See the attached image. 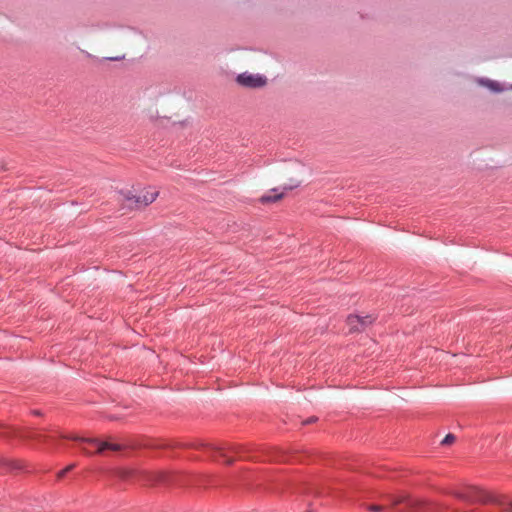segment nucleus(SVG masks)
Masks as SVG:
<instances>
[{"label": "nucleus", "instance_id": "nucleus-1", "mask_svg": "<svg viewBox=\"0 0 512 512\" xmlns=\"http://www.w3.org/2000/svg\"><path fill=\"white\" fill-rule=\"evenodd\" d=\"M159 196V191L155 188L148 187L139 195H133L131 192L120 193L119 201H123L131 209L142 208L152 204Z\"/></svg>", "mask_w": 512, "mask_h": 512}, {"label": "nucleus", "instance_id": "nucleus-2", "mask_svg": "<svg viewBox=\"0 0 512 512\" xmlns=\"http://www.w3.org/2000/svg\"><path fill=\"white\" fill-rule=\"evenodd\" d=\"M189 447H194L196 449L211 450V452L218 454L220 457L224 458L227 464H232L234 460L227 457L226 450H229L232 453L239 455V458H242V452L244 451V448L238 445H230L229 447L226 448L207 443H199L198 445H190Z\"/></svg>", "mask_w": 512, "mask_h": 512}, {"label": "nucleus", "instance_id": "nucleus-3", "mask_svg": "<svg viewBox=\"0 0 512 512\" xmlns=\"http://www.w3.org/2000/svg\"><path fill=\"white\" fill-rule=\"evenodd\" d=\"M236 82L246 88H261L267 84V78L260 74L244 72L237 76Z\"/></svg>", "mask_w": 512, "mask_h": 512}, {"label": "nucleus", "instance_id": "nucleus-4", "mask_svg": "<svg viewBox=\"0 0 512 512\" xmlns=\"http://www.w3.org/2000/svg\"><path fill=\"white\" fill-rule=\"evenodd\" d=\"M374 321L375 317H373L372 315H349L347 317L346 323L349 327V332L354 333L364 331Z\"/></svg>", "mask_w": 512, "mask_h": 512}, {"label": "nucleus", "instance_id": "nucleus-5", "mask_svg": "<svg viewBox=\"0 0 512 512\" xmlns=\"http://www.w3.org/2000/svg\"><path fill=\"white\" fill-rule=\"evenodd\" d=\"M392 507L400 504H405L407 509H400L398 512H414L418 507L424 505L421 500L413 499L409 495L403 494L399 496H392L390 498Z\"/></svg>", "mask_w": 512, "mask_h": 512}, {"label": "nucleus", "instance_id": "nucleus-6", "mask_svg": "<svg viewBox=\"0 0 512 512\" xmlns=\"http://www.w3.org/2000/svg\"><path fill=\"white\" fill-rule=\"evenodd\" d=\"M62 437L71 439L74 441H80L82 443H87L89 445L97 446L98 453H102L105 450L118 451L120 449V446L118 444H113V443L106 442V441L99 442L97 439H94V438H83V437H78L75 435H71V436L63 435Z\"/></svg>", "mask_w": 512, "mask_h": 512}, {"label": "nucleus", "instance_id": "nucleus-7", "mask_svg": "<svg viewBox=\"0 0 512 512\" xmlns=\"http://www.w3.org/2000/svg\"><path fill=\"white\" fill-rule=\"evenodd\" d=\"M277 189H272L269 194L263 195L260 198V202L263 204L270 203V202H277L281 200L284 197V193H276Z\"/></svg>", "mask_w": 512, "mask_h": 512}, {"label": "nucleus", "instance_id": "nucleus-8", "mask_svg": "<svg viewBox=\"0 0 512 512\" xmlns=\"http://www.w3.org/2000/svg\"><path fill=\"white\" fill-rule=\"evenodd\" d=\"M478 83L481 86L487 87L488 89H490L493 92H501L503 90L502 87L500 86V84L498 82H496V81H493V80L479 79Z\"/></svg>", "mask_w": 512, "mask_h": 512}, {"label": "nucleus", "instance_id": "nucleus-9", "mask_svg": "<svg viewBox=\"0 0 512 512\" xmlns=\"http://www.w3.org/2000/svg\"><path fill=\"white\" fill-rule=\"evenodd\" d=\"M446 507L442 504H433V505H430L428 507V511L429 512H441L445 509Z\"/></svg>", "mask_w": 512, "mask_h": 512}, {"label": "nucleus", "instance_id": "nucleus-10", "mask_svg": "<svg viewBox=\"0 0 512 512\" xmlns=\"http://www.w3.org/2000/svg\"><path fill=\"white\" fill-rule=\"evenodd\" d=\"M74 468V465L71 464V465H68L66 468H64L63 470L59 471L58 474H57V477L58 479H61L63 478L69 471H71L72 469Z\"/></svg>", "mask_w": 512, "mask_h": 512}, {"label": "nucleus", "instance_id": "nucleus-11", "mask_svg": "<svg viewBox=\"0 0 512 512\" xmlns=\"http://www.w3.org/2000/svg\"><path fill=\"white\" fill-rule=\"evenodd\" d=\"M455 439H456V437L453 434H448L443 439L442 444L443 445H450V444H452L455 441Z\"/></svg>", "mask_w": 512, "mask_h": 512}, {"label": "nucleus", "instance_id": "nucleus-12", "mask_svg": "<svg viewBox=\"0 0 512 512\" xmlns=\"http://www.w3.org/2000/svg\"><path fill=\"white\" fill-rule=\"evenodd\" d=\"M368 509L371 512H382L384 511L385 507L381 505H370Z\"/></svg>", "mask_w": 512, "mask_h": 512}, {"label": "nucleus", "instance_id": "nucleus-13", "mask_svg": "<svg viewBox=\"0 0 512 512\" xmlns=\"http://www.w3.org/2000/svg\"><path fill=\"white\" fill-rule=\"evenodd\" d=\"M300 185V181H294V183L290 186H285L284 190H292Z\"/></svg>", "mask_w": 512, "mask_h": 512}, {"label": "nucleus", "instance_id": "nucleus-14", "mask_svg": "<svg viewBox=\"0 0 512 512\" xmlns=\"http://www.w3.org/2000/svg\"><path fill=\"white\" fill-rule=\"evenodd\" d=\"M123 58H124L123 55L106 57V59L111 60V61H119V60H122Z\"/></svg>", "mask_w": 512, "mask_h": 512}, {"label": "nucleus", "instance_id": "nucleus-15", "mask_svg": "<svg viewBox=\"0 0 512 512\" xmlns=\"http://www.w3.org/2000/svg\"><path fill=\"white\" fill-rule=\"evenodd\" d=\"M31 437L33 439H39V440L42 439V438L44 439V436H42L41 434H35V435L31 436Z\"/></svg>", "mask_w": 512, "mask_h": 512}, {"label": "nucleus", "instance_id": "nucleus-16", "mask_svg": "<svg viewBox=\"0 0 512 512\" xmlns=\"http://www.w3.org/2000/svg\"><path fill=\"white\" fill-rule=\"evenodd\" d=\"M82 451H83V453H85V454H89V451H88L85 447H83V448H82Z\"/></svg>", "mask_w": 512, "mask_h": 512}, {"label": "nucleus", "instance_id": "nucleus-17", "mask_svg": "<svg viewBox=\"0 0 512 512\" xmlns=\"http://www.w3.org/2000/svg\"><path fill=\"white\" fill-rule=\"evenodd\" d=\"M168 444L162 445V448H167Z\"/></svg>", "mask_w": 512, "mask_h": 512}, {"label": "nucleus", "instance_id": "nucleus-18", "mask_svg": "<svg viewBox=\"0 0 512 512\" xmlns=\"http://www.w3.org/2000/svg\"><path fill=\"white\" fill-rule=\"evenodd\" d=\"M168 444L162 445V448H167Z\"/></svg>", "mask_w": 512, "mask_h": 512}, {"label": "nucleus", "instance_id": "nucleus-19", "mask_svg": "<svg viewBox=\"0 0 512 512\" xmlns=\"http://www.w3.org/2000/svg\"><path fill=\"white\" fill-rule=\"evenodd\" d=\"M168 444L162 445V448H167Z\"/></svg>", "mask_w": 512, "mask_h": 512}]
</instances>
